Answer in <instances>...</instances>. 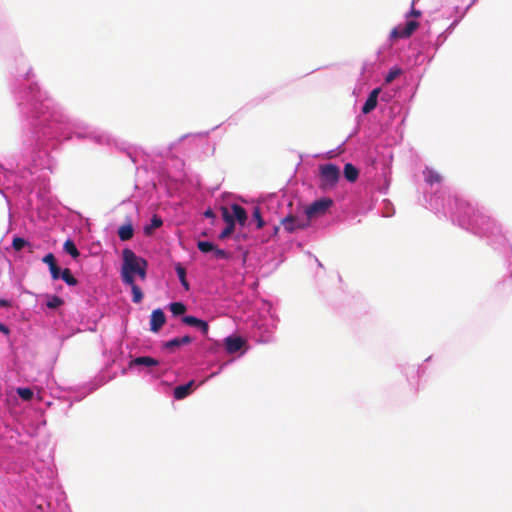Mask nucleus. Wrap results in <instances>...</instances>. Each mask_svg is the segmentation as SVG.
Listing matches in <instances>:
<instances>
[{
    "label": "nucleus",
    "instance_id": "4be33fe9",
    "mask_svg": "<svg viewBox=\"0 0 512 512\" xmlns=\"http://www.w3.org/2000/svg\"><path fill=\"white\" fill-rule=\"evenodd\" d=\"M60 278L70 286H75L77 284V279L72 275L70 269L68 268H65L61 272Z\"/></svg>",
    "mask_w": 512,
    "mask_h": 512
},
{
    "label": "nucleus",
    "instance_id": "473e14b6",
    "mask_svg": "<svg viewBox=\"0 0 512 512\" xmlns=\"http://www.w3.org/2000/svg\"><path fill=\"white\" fill-rule=\"evenodd\" d=\"M148 263L142 262L141 268L136 274L140 277V279L145 280L146 278V270H147Z\"/></svg>",
    "mask_w": 512,
    "mask_h": 512
},
{
    "label": "nucleus",
    "instance_id": "2eb2a0df",
    "mask_svg": "<svg viewBox=\"0 0 512 512\" xmlns=\"http://www.w3.org/2000/svg\"><path fill=\"white\" fill-rule=\"evenodd\" d=\"M134 235V229L130 222L122 225L118 229V236L122 241L130 240Z\"/></svg>",
    "mask_w": 512,
    "mask_h": 512
},
{
    "label": "nucleus",
    "instance_id": "5701e85b",
    "mask_svg": "<svg viewBox=\"0 0 512 512\" xmlns=\"http://www.w3.org/2000/svg\"><path fill=\"white\" fill-rule=\"evenodd\" d=\"M128 285L131 287V291H132V295H133L132 301L134 303H140L143 299L142 290L140 289L139 286H137L135 284V281H133V284H128Z\"/></svg>",
    "mask_w": 512,
    "mask_h": 512
},
{
    "label": "nucleus",
    "instance_id": "b1692460",
    "mask_svg": "<svg viewBox=\"0 0 512 512\" xmlns=\"http://www.w3.org/2000/svg\"><path fill=\"white\" fill-rule=\"evenodd\" d=\"M169 309L175 316L183 315L186 312V306L181 302L171 303Z\"/></svg>",
    "mask_w": 512,
    "mask_h": 512
},
{
    "label": "nucleus",
    "instance_id": "dca6fc26",
    "mask_svg": "<svg viewBox=\"0 0 512 512\" xmlns=\"http://www.w3.org/2000/svg\"><path fill=\"white\" fill-rule=\"evenodd\" d=\"M191 342H192L191 337L186 335V336H183V337H180V338H174L172 340L167 341L164 344V347L167 348V349H172V348H175V347H179L180 345H183V344H189Z\"/></svg>",
    "mask_w": 512,
    "mask_h": 512
},
{
    "label": "nucleus",
    "instance_id": "c9c22d12",
    "mask_svg": "<svg viewBox=\"0 0 512 512\" xmlns=\"http://www.w3.org/2000/svg\"><path fill=\"white\" fill-rule=\"evenodd\" d=\"M11 304L8 300L6 299H0V306L1 307H9Z\"/></svg>",
    "mask_w": 512,
    "mask_h": 512
},
{
    "label": "nucleus",
    "instance_id": "6e6552de",
    "mask_svg": "<svg viewBox=\"0 0 512 512\" xmlns=\"http://www.w3.org/2000/svg\"><path fill=\"white\" fill-rule=\"evenodd\" d=\"M221 212H222L223 220L227 223V226L220 233L219 238L220 239H225V238L229 237L233 233V231L235 229V225L233 223V220L230 217V211H229L228 207L222 206L221 207Z\"/></svg>",
    "mask_w": 512,
    "mask_h": 512
},
{
    "label": "nucleus",
    "instance_id": "412c9836",
    "mask_svg": "<svg viewBox=\"0 0 512 512\" xmlns=\"http://www.w3.org/2000/svg\"><path fill=\"white\" fill-rule=\"evenodd\" d=\"M63 248L64 251L71 255L74 259L77 258L80 254L75 243L70 239L65 241Z\"/></svg>",
    "mask_w": 512,
    "mask_h": 512
},
{
    "label": "nucleus",
    "instance_id": "bb28decb",
    "mask_svg": "<svg viewBox=\"0 0 512 512\" xmlns=\"http://www.w3.org/2000/svg\"><path fill=\"white\" fill-rule=\"evenodd\" d=\"M213 258L215 259H228L230 257L229 253L223 249H220L216 246H214V249L212 250Z\"/></svg>",
    "mask_w": 512,
    "mask_h": 512
},
{
    "label": "nucleus",
    "instance_id": "a878e982",
    "mask_svg": "<svg viewBox=\"0 0 512 512\" xmlns=\"http://www.w3.org/2000/svg\"><path fill=\"white\" fill-rule=\"evenodd\" d=\"M214 244L208 241H198L197 247L202 253L212 252Z\"/></svg>",
    "mask_w": 512,
    "mask_h": 512
},
{
    "label": "nucleus",
    "instance_id": "e433bc0d",
    "mask_svg": "<svg viewBox=\"0 0 512 512\" xmlns=\"http://www.w3.org/2000/svg\"><path fill=\"white\" fill-rule=\"evenodd\" d=\"M204 216L207 217V218H213L214 217V212L211 210V209H208L204 212Z\"/></svg>",
    "mask_w": 512,
    "mask_h": 512
},
{
    "label": "nucleus",
    "instance_id": "0eeeda50",
    "mask_svg": "<svg viewBox=\"0 0 512 512\" xmlns=\"http://www.w3.org/2000/svg\"><path fill=\"white\" fill-rule=\"evenodd\" d=\"M166 322L164 312L158 308L152 311L150 318V330L152 332H158Z\"/></svg>",
    "mask_w": 512,
    "mask_h": 512
},
{
    "label": "nucleus",
    "instance_id": "7ed1b4c3",
    "mask_svg": "<svg viewBox=\"0 0 512 512\" xmlns=\"http://www.w3.org/2000/svg\"><path fill=\"white\" fill-rule=\"evenodd\" d=\"M332 204L333 202L329 198L316 200L305 208V218L310 222L313 218L323 216Z\"/></svg>",
    "mask_w": 512,
    "mask_h": 512
},
{
    "label": "nucleus",
    "instance_id": "2f4dec72",
    "mask_svg": "<svg viewBox=\"0 0 512 512\" xmlns=\"http://www.w3.org/2000/svg\"><path fill=\"white\" fill-rule=\"evenodd\" d=\"M43 262L48 264L49 267H51L52 265L56 264L55 256L52 253H48L46 256H44Z\"/></svg>",
    "mask_w": 512,
    "mask_h": 512
},
{
    "label": "nucleus",
    "instance_id": "f3484780",
    "mask_svg": "<svg viewBox=\"0 0 512 512\" xmlns=\"http://www.w3.org/2000/svg\"><path fill=\"white\" fill-rule=\"evenodd\" d=\"M175 271H176V273L178 275V278H179L182 286L184 287V289L186 291H188L190 286H189V283H188V281L186 279V270H185V268L180 263H178L175 266Z\"/></svg>",
    "mask_w": 512,
    "mask_h": 512
},
{
    "label": "nucleus",
    "instance_id": "9b49d317",
    "mask_svg": "<svg viewBox=\"0 0 512 512\" xmlns=\"http://www.w3.org/2000/svg\"><path fill=\"white\" fill-rule=\"evenodd\" d=\"M379 92H380L379 88H375L374 90L371 91L366 102L364 103V105L362 107V112L364 114H368L376 108Z\"/></svg>",
    "mask_w": 512,
    "mask_h": 512
},
{
    "label": "nucleus",
    "instance_id": "f257e3e1",
    "mask_svg": "<svg viewBox=\"0 0 512 512\" xmlns=\"http://www.w3.org/2000/svg\"><path fill=\"white\" fill-rule=\"evenodd\" d=\"M123 255V266L121 277L125 284H133L134 275L141 268L142 262H146L145 259L138 257L132 250L126 248L122 252Z\"/></svg>",
    "mask_w": 512,
    "mask_h": 512
},
{
    "label": "nucleus",
    "instance_id": "f8f14e48",
    "mask_svg": "<svg viewBox=\"0 0 512 512\" xmlns=\"http://www.w3.org/2000/svg\"><path fill=\"white\" fill-rule=\"evenodd\" d=\"M193 385H194V381L192 380V381L188 382L185 385L177 386L174 389V397L177 400L184 399L185 397H187L191 393Z\"/></svg>",
    "mask_w": 512,
    "mask_h": 512
},
{
    "label": "nucleus",
    "instance_id": "ddd939ff",
    "mask_svg": "<svg viewBox=\"0 0 512 512\" xmlns=\"http://www.w3.org/2000/svg\"><path fill=\"white\" fill-rule=\"evenodd\" d=\"M159 364V361L152 358V357H149V356H140V357H137V358H134L131 362H130V366H147V367H150V366H156Z\"/></svg>",
    "mask_w": 512,
    "mask_h": 512
},
{
    "label": "nucleus",
    "instance_id": "393cba45",
    "mask_svg": "<svg viewBox=\"0 0 512 512\" xmlns=\"http://www.w3.org/2000/svg\"><path fill=\"white\" fill-rule=\"evenodd\" d=\"M252 219L256 221V228L257 229H262L264 227L265 222H264V220L262 218L260 208L257 207V206H255L253 208Z\"/></svg>",
    "mask_w": 512,
    "mask_h": 512
},
{
    "label": "nucleus",
    "instance_id": "cd10ccee",
    "mask_svg": "<svg viewBox=\"0 0 512 512\" xmlns=\"http://www.w3.org/2000/svg\"><path fill=\"white\" fill-rule=\"evenodd\" d=\"M17 393L18 395L26 400V401H30L32 399V389L31 388H18L17 389Z\"/></svg>",
    "mask_w": 512,
    "mask_h": 512
},
{
    "label": "nucleus",
    "instance_id": "aec40b11",
    "mask_svg": "<svg viewBox=\"0 0 512 512\" xmlns=\"http://www.w3.org/2000/svg\"><path fill=\"white\" fill-rule=\"evenodd\" d=\"M64 304V300L56 295H48L46 306L49 309H57Z\"/></svg>",
    "mask_w": 512,
    "mask_h": 512
},
{
    "label": "nucleus",
    "instance_id": "f03ea898",
    "mask_svg": "<svg viewBox=\"0 0 512 512\" xmlns=\"http://www.w3.org/2000/svg\"><path fill=\"white\" fill-rule=\"evenodd\" d=\"M321 187L324 189L333 188L340 178V170L334 164H324L320 166Z\"/></svg>",
    "mask_w": 512,
    "mask_h": 512
},
{
    "label": "nucleus",
    "instance_id": "423d86ee",
    "mask_svg": "<svg viewBox=\"0 0 512 512\" xmlns=\"http://www.w3.org/2000/svg\"><path fill=\"white\" fill-rule=\"evenodd\" d=\"M230 217L233 220L234 225L238 223L241 226L246 224L248 219L246 210L239 204H232L229 208Z\"/></svg>",
    "mask_w": 512,
    "mask_h": 512
},
{
    "label": "nucleus",
    "instance_id": "a211bd4d",
    "mask_svg": "<svg viewBox=\"0 0 512 512\" xmlns=\"http://www.w3.org/2000/svg\"><path fill=\"white\" fill-rule=\"evenodd\" d=\"M163 224L162 219L157 215H154L151 219V223L144 228V232L146 235H151L153 231Z\"/></svg>",
    "mask_w": 512,
    "mask_h": 512
},
{
    "label": "nucleus",
    "instance_id": "c85d7f7f",
    "mask_svg": "<svg viewBox=\"0 0 512 512\" xmlns=\"http://www.w3.org/2000/svg\"><path fill=\"white\" fill-rule=\"evenodd\" d=\"M28 242L23 238L16 237L13 239L12 246L16 251L21 250Z\"/></svg>",
    "mask_w": 512,
    "mask_h": 512
},
{
    "label": "nucleus",
    "instance_id": "4468645a",
    "mask_svg": "<svg viewBox=\"0 0 512 512\" xmlns=\"http://www.w3.org/2000/svg\"><path fill=\"white\" fill-rule=\"evenodd\" d=\"M343 172L346 180L352 183L359 177V170L352 163H346Z\"/></svg>",
    "mask_w": 512,
    "mask_h": 512
},
{
    "label": "nucleus",
    "instance_id": "72a5a7b5",
    "mask_svg": "<svg viewBox=\"0 0 512 512\" xmlns=\"http://www.w3.org/2000/svg\"><path fill=\"white\" fill-rule=\"evenodd\" d=\"M409 15L413 16V17H419L421 15V12L419 10H416V9L412 8V10L410 11Z\"/></svg>",
    "mask_w": 512,
    "mask_h": 512
},
{
    "label": "nucleus",
    "instance_id": "6ab92c4d",
    "mask_svg": "<svg viewBox=\"0 0 512 512\" xmlns=\"http://www.w3.org/2000/svg\"><path fill=\"white\" fill-rule=\"evenodd\" d=\"M425 180L430 185H433L434 183L441 182V176L438 172L434 171L433 169H426L424 172Z\"/></svg>",
    "mask_w": 512,
    "mask_h": 512
},
{
    "label": "nucleus",
    "instance_id": "1a4fd4ad",
    "mask_svg": "<svg viewBox=\"0 0 512 512\" xmlns=\"http://www.w3.org/2000/svg\"><path fill=\"white\" fill-rule=\"evenodd\" d=\"M244 344L245 340L239 336H229L225 338V349L230 354L239 351Z\"/></svg>",
    "mask_w": 512,
    "mask_h": 512
},
{
    "label": "nucleus",
    "instance_id": "f704fd0d",
    "mask_svg": "<svg viewBox=\"0 0 512 512\" xmlns=\"http://www.w3.org/2000/svg\"><path fill=\"white\" fill-rule=\"evenodd\" d=\"M0 332H2L4 334H9V329L6 325L0 323Z\"/></svg>",
    "mask_w": 512,
    "mask_h": 512
},
{
    "label": "nucleus",
    "instance_id": "20e7f679",
    "mask_svg": "<svg viewBox=\"0 0 512 512\" xmlns=\"http://www.w3.org/2000/svg\"><path fill=\"white\" fill-rule=\"evenodd\" d=\"M419 27V23L415 20H409L405 25H399L392 29L390 37L393 39L408 38Z\"/></svg>",
    "mask_w": 512,
    "mask_h": 512
},
{
    "label": "nucleus",
    "instance_id": "c756f323",
    "mask_svg": "<svg viewBox=\"0 0 512 512\" xmlns=\"http://www.w3.org/2000/svg\"><path fill=\"white\" fill-rule=\"evenodd\" d=\"M400 69H391L389 73L385 77L386 83H391L394 79H396L401 74Z\"/></svg>",
    "mask_w": 512,
    "mask_h": 512
},
{
    "label": "nucleus",
    "instance_id": "9d476101",
    "mask_svg": "<svg viewBox=\"0 0 512 512\" xmlns=\"http://www.w3.org/2000/svg\"><path fill=\"white\" fill-rule=\"evenodd\" d=\"M182 322L189 326L199 328L202 331V333L205 335L208 333V330H209L208 323L201 319H198L194 316H191V315L184 316L182 318Z\"/></svg>",
    "mask_w": 512,
    "mask_h": 512
},
{
    "label": "nucleus",
    "instance_id": "39448f33",
    "mask_svg": "<svg viewBox=\"0 0 512 512\" xmlns=\"http://www.w3.org/2000/svg\"><path fill=\"white\" fill-rule=\"evenodd\" d=\"M281 224L287 232L292 233L298 229L307 228L309 226V221L306 218L288 215L282 219Z\"/></svg>",
    "mask_w": 512,
    "mask_h": 512
},
{
    "label": "nucleus",
    "instance_id": "7c9ffc66",
    "mask_svg": "<svg viewBox=\"0 0 512 512\" xmlns=\"http://www.w3.org/2000/svg\"><path fill=\"white\" fill-rule=\"evenodd\" d=\"M49 270H50V273H51V276L54 280L60 278L61 276V270L60 268L57 266V264L55 265H52L51 267H49Z\"/></svg>",
    "mask_w": 512,
    "mask_h": 512
}]
</instances>
